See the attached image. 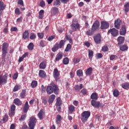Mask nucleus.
<instances>
[{
	"label": "nucleus",
	"mask_w": 129,
	"mask_h": 129,
	"mask_svg": "<svg viewBox=\"0 0 129 129\" xmlns=\"http://www.w3.org/2000/svg\"><path fill=\"white\" fill-rule=\"evenodd\" d=\"M62 104V100H61V98L58 97L56 99V102L55 103L56 106H60Z\"/></svg>",
	"instance_id": "nucleus-25"
},
{
	"label": "nucleus",
	"mask_w": 129,
	"mask_h": 129,
	"mask_svg": "<svg viewBox=\"0 0 129 129\" xmlns=\"http://www.w3.org/2000/svg\"><path fill=\"white\" fill-rule=\"evenodd\" d=\"M82 88H83V85H82V84H81L80 86L76 85L74 87V89L77 92H79V91H80V89H82Z\"/></svg>",
	"instance_id": "nucleus-22"
},
{
	"label": "nucleus",
	"mask_w": 129,
	"mask_h": 129,
	"mask_svg": "<svg viewBox=\"0 0 129 129\" xmlns=\"http://www.w3.org/2000/svg\"><path fill=\"white\" fill-rule=\"evenodd\" d=\"M8 82V74H5L3 76L0 75V85L6 84Z\"/></svg>",
	"instance_id": "nucleus-5"
},
{
	"label": "nucleus",
	"mask_w": 129,
	"mask_h": 129,
	"mask_svg": "<svg viewBox=\"0 0 129 129\" xmlns=\"http://www.w3.org/2000/svg\"><path fill=\"white\" fill-rule=\"evenodd\" d=\"M36 122H37V119L35 117L32 116L30 118L29 121V127H28V125H23L21 129H34L35 128V126L36 125Z\"/></svg>",
	"instance_id": "nucleus-1"
},
{
	"label": "nucleus",
	"mask_w": 129,
	"mask_h": 129,
	"mask_svg": "<svg viewBox=\"0 0 129 129\" xmlns=\"http://www.w3.org/2000/svg\"><path fill=\"white\" fill-rule=\"evenodd\" d=\"M19 89H20V86H19L18 85H16L14 88L13 91L14 92H16V91H18Z\"/></svg>",
	"instance_id": "nucleus-49"
},
{
	"label": "nucleus",
	"mask_w": 129,
	"mask_h": 129,
	"mask_svg": "<svg viewBox=\"0 0 129 129\" xmlns=\"http://www.w3.org/2000/svg\"><path fill=\"white\" fill-rule=\"evenodd\" d=\"M46 6V5L45 4V2L44 1H41L40 3V6L41 7V8H44V7H45Z\"/></svg>",
	"instance_id": "nucleus-57"
},
{
	"label": "nucleus",
	"mask_w": 129,
	"mask_h": 129,
	"mask_svg": "<svg viewBox=\"0 0 129 129\" xmlns=\"http://www.w3.org/2000/svg\"><path fill=\"white\" fill-rule=\"evenodd\" d=\"M28 48L29 50H33L34 49V43L30 42L28 46Z\"/></svg>",
	"instance_id": "nucleus-45"
},
{
	"label": "nucleus",
	"mask_w": 129,
	"mask_h": 129,
	"mask_svg": "<svg viewBox=\"0 0 129 129\" xmlns=\"http://www.w3.org/2000/svg\"><path fill=\"white\" fill-rule=\"evenodd\" d=\"M91 105L95 108H99L100 106V102H96L94 100H92L91 101Z\"/></svg>",
	"instance_id": "nucleus-11"
},
{
	"label": "nucleus",
	"mask_w": 129,
	"mask_h": 129,
	"mask_svg": "<svg viewBox=\"0 0 129 129\" xmlns=\"http://www.w3.org/2000/svg\"><path fill=\"white\" fill-rule=\"evenodd\" d=\"M64 43H65V41H64V40H60L59 43H58L59 47L62 48V46L64 45Z\"/></svg>",
	"instance_id": "nucleus-47"
},
{
	"label": "nucleus",
	"mask_w": 129,
	"mask_h": 129,
	"mask_svg": "<svg viewBox=\"0 0 129 129\" xmlns=\"http://www.w3.org/2000/svg\"><path fill=\"white\" fill-rule=\"evenodd\" d=\"M58 8H57L56 7H53L51 9V14H53V15H56V14H57V13H58Z\"/></svg>",
	"instance_id": "nucleus-32"
},
{
	"label": "nucleus",
	"mask_w": 129,
	"mask_h": 129,
	"mask_svg": "<svg viewBox=\"0 0 129 129\" xmlns=\"http://www.w3.org/2000/svg\"><path fill=\"white\" fill-rule=\"evenodd\" d=\"M53 77L55 78V80H59V76H60V73H59V71H58V69L55 68L53 71Z\"/></svg>",
	"instance_id": "nucleus-7"
},
{
	"label": "nucleus",
	"mask_w": 129,
	"mask_h": 129,
	"mask_svg": "<svg viewBox=\"0 0 129 129\" xmlns=\"http://www.w3.org/2000/svg\"><path fill=\"white\" fill-rule=\"evenodd\" d=\"M72 46L71 44H68L66 48L65 49V52H69L71 50Z\"/></svg>",
	"instance_id": "nucleus-42"
},
{
	"label": "nucleus",
	"mask_w": 129,
	"mask_h": 129,
	"mask_svg": "<svg viewBox=\"0 0 129 129\" xmlns=\"http://www.w3.org/2000/svg\"><path fill=\"white\" fill-rule=\"evenodd\" d=\"M73 62L74 64H77V63H79V62H80V59L79 58H75Z\"/></svg>",
	"instance_id": "nucleus-50"
},
{
	"label": "nucleus",
	"mask_w": 129,
	"mask_h": 129,
	"mask_svg": "<svg viewBox=\"0 0 129 129\" xmlns=\"http://www.w3.org/2000/svg\"><path fill=\"white\" fill-rule=\"evenodd\" d=\"M37 35L39 39H43V38H44V34L42 33H38Z\"/></svg>",
	"instance_id": "nucleus-52"
},
{
	"label": "nucleus",
	"mask_w": 129,
	"mask_h": 129,
	"mask_svg": "<svg viewBox=\"0 0 129 129\" xmlns=\"http://www.w3.org/2000/svg\"><path fill=\"white\" fill-rule=\"evenodd\" d=\"M37 85H38V82L37 81H33L31 83V87L32 88H35V87H37Z\"/></svg>",
	"instance_id": "nucleus-40"
},
{
	"label": "nucleus",
	"mask_w": 129,
	"mask_h": 129,
	"mask_svg": "<svg viewBox=\"0 0 129 129\" xmlns=\"http://www.w3.org/2000/svg\"><path fill=\"white\" fill-rule=\"evenodd\" d=\"M109 28V23L105 21H102L101 23V29L102 30H105Z\"/></svg>",
	"instance_id": "nucleus-8"
},
{
	"label": "nucleus",
	"mask_w": 129,
	"mask_h": 129,
	"mask_svg": "<svg viewBox=\"0 0 129 129\" xmlns=\"http://www.w3.org/2000/svg\"><path fill=\"white\" fill-rule=\"evenodd\" d=\"M39 77H41V78H45L46 77V73L45 71L40 70L39 71Z\"/></svg>",
	"instance_id": "nucleus-23"
},
{
	"label": "nucleus",
	"mask_w": 129,
	"mask_h": 129,
	"mask_svg": "<svg viewBox=\"0 0 129 129\" xmlns=\"http://www.w3.org/2000/svg\"><path fill=\"white\" fill-rule=\"evenodd\" d=\"M45 115V112L44 111V110L41 109L39 111L38 116L40 119H43L44 118V116Z\"/></svg>",
	"instance_id": "nucleus-14"
},
{
	"label": "nucleus",
	"mask_w": 129,
	"mask_h": 129,
	"mask_svg": "<svg viewBox=\"0 0 129 129\" xmlns=\"http://www.w3.org/2000/svg\"><path fill=\"white\" fill-rule=\"evenodd\" d=\"M69 110H70V111L68 112V114H72L73 111L75 110V107L73 106V105H70L69 106Z\"/></svg>",
	"instance_id": "nucleus-19"
},
{
	"label": "nucleus",
	"mask_w": 129,
	"mask_h": 129,
	"mask_svg": "<svg viewBox=\"0 0 129 129\" xmlns=\"http://www.w3.org/2000/svg\"><path fill=\"white\" fill-rule=\"evenodd\" d=\"M63 58V54L62 52H59L55 57V61H59Z\"/></svg>",
	"instance_id": "nucleus-20"
},
{
	"label": "nucleus",
	"mask_w": 129,
	"mask_h": 129,
	"mask_svg": "<svg viewBox=\"0 0 129 129\" xmlns=\"http://www.w3.org/2000/svg\"><path fill=\"white\" fill-rule=\"evenodd\" d=\"M23 38L24 39H27V38H29V32H28V30H25L23 34Z\"/></svg>",
	"instance_id": "nucleus-28"
},
{
	"label": "nucleus",
	"mask_w": 129,
	"mask_h": 129,
	"mask_svg": "<svg viewBox=\"0 0 129 129\" xmlns=\"http://www.w3.org/2000/svg\"><path fill=\"white\" fill-rule=\"evenodd\" d=\"M92 73V68L90 67L87 70L86 72V75L87 76H90L91 75Z\"/></svg>",
	"instance_id": "nucleus-30"
},
{
	"label": "nucleus",
	"mask_w": 129,
	"mask_h": 129,
	"mask_svg": "<svg viewBox=\"0 0 129 129\" xmlns=\"http://www.w3.org/2000/svg\"><path fill=\"white\" fill-rule=\"evenodd\" d=\"M117 41L118 42V45H121L124 42V37L122 36H119L117 38Z\"/></svg>",
	"instance_id": "nucleus-21"
},
{
	"label": "nucleus",
	"mask_w": 129,
	"mask_h": 129,
	"mask_svg": "<svg viewBox=\"0 0 129 129\" xmlns=\"http://www.w3.org/2000/svg\"><path fill=\"white\" fill-rule=\"evenodd\" d=\"M77 75L79 76V77L83 76V72L82 70H79L77 71Z\"/></svg>",
	"instance_id": "nucleus-36"
},
{
	"label": "nucleus",
	"mask_w": 129,
	"mask_h": 129,
	"mask_svg": "<svg viewBox=\"0 0 129 129\" xmlns=\"http://www.w3.org/2000/svg\"><path fill=\"white\" fill-rule=\"evenodd\" d=\"M46 92L47 94H52L53 92L56 94L58 92V87L56 86H48L46 88Z\"/></svg>",
	"instance_id": "nucleus-2"
},
{
	"label": "nucleus",
	"mask_w": 129,
	"mask_h": 129,
	"mask_svg": "<svg viewBox=\"0 0 129 129\" xmlns=\"http://www.w3.org/2000/svg\"><path fill=\"white\" fill-rule=\"evenodd\" d=\"M5 8H6V5L4 4L3 2L0 1V12L1 11H4Z\"/></svg>",
	"instance_id": "nucleus-37"
},
{
	"label": "nucleus",
	"mask_w": 129,
	"mask_h": 129,
	"mask_svg": "<svg viewBox=\"0 0 129 129\" xmlns=\"http://www.w3.org/2000/svg\"><path fill=\"white\" fill-rule=\"evenodd\" d=\"M40 69H45L46 68V64L44 62H41L39 64Z\"/></svg>",
	"instance_id": "nucleus-43"
},
{
	"label": "nucleus",
	"mask_w": 129,
	"mask_h": 129,
	"mask_svg": "<svg viewBox=\"0 0 129 129\" xmlns=\"http://www.w3.org/2000/svg\"><path fill=\"white\" fill-rule=\"evenodd\" d=\"M96 57H97V59H100L101 58H102L103 57L102 53H97Z\"/></svg>",
	"instance_id": "nucleus-55"
},
{
	"label": "nucleus",
	"mask_w": 129,
	"mask_h": 129,
	"mask_svg": "<svg viewBox=\"0 0 129 129\" xmlns=\"http://www.w3.org/2000/svg\"><path fill=\"white\" fill-rule=\"evenodd\" d=\"M121 87L124 89H129V83H123L121 85Z\"/></svg>",
	"instance_id": "nucleus-35"
},
{
	"label": "nucleus",
	"mask_w": 129,
	"mask_h": 129,
	"mask_svg": "<svg viewBox=\"0 0 129 129\" xmlns=\"http://www.w3.org/2000/svg\"><path fill=\"white\" fill-rule=\"evenodd\" d=\"M8 47H9V45H8V43L5 42L3 44V47H2L3 59H5V58H6V56H7V53H8Z\"/></svg>",
	"instance_id": "nucleus-4"
},
{
	"label": "nucleus",
	"mask_w": 129,
	"mask_h": 129,
	"mask_svg": "<svg viewBox=\"0 0 129 129\" xmlns=\"http://www.w3.org/2000/svg\"><path fill=\"white\" fill-rule=\"evenodd\" d=\"M99 26H100V23H99V21L97 20L93 23L92 26V29L95 31L99 28Z\"/></svg>",
	"instance_id": "nucleus-9"
},
{
	"label": "nucleus",
	"mask_w": 129,
	"mask_h": 129,
	"mask_svg": "<svg viewBox=\"0 0 129 129\" xmlns=\"http://www.w3.org/2000/svg\"><path fill=\"white\" fill-rule=\"evenodd\" d=\"M27 117V116L26 115V114L25 115H22L21 116V118L19 119V120L20 121H24V119H25L26 117Z\"/></svg>",
	"instance_id": "nucleus-51"
},
{
	"label": "nucleus",
	"mask_w": 129,
	"mask_h": 129,
	"mask_svg": "<svg viewBox=\"0 0 129 129\" xmlns=\"http://www.w3.org/2000/svg\"><path fill=\"white\" fill-rule=\"evenodd\" d=\"M59 48H60L58 46V43H56L55 45L51 48V51L52 52H56V51H58Z\"/></svg>",
	"instance_id": "nucleus-26"
},
{
	"label": "nucleus",
	"mask_w": 129,
	"mask_h": 129,
	"mask_svg": "<svg viewBox=\"0 0 129 129\" xmlns=\"http://www.w3.org/2000/svg\"><path fill=\"white\" fill-rule=\"evenodd\" d=\"M30 106H29V104L28 102H26L24 105V106L23 107V112L26 113L28 112V110H29Z\"/></svg>",
	"instance_id": "nucleus-18"
},
{
	"label": "nucleus",
	"mask_w": 129,
	"mask_h": 129,
	"mask_svg": "<svg viewBox=\"0 0 129 129\" xmlns=\"http://www.w3.org/2000/svg\"><path fill=\"white\" fill-rule=\"evenodd\" d=\"M18 5H20L21 6H22V7H24V2L23 0H19L18 2Z\"/></svg>",
	"instance_id": "nucleus-60"
},
{
	"label": "nucleus",
	"mask_w": 129,
	"mask_h": 129,
	"mask_svg": "<svg viewBox=\"0 0 129 129\" xmlns=\"http://www.w3.org/2000/svg\"><path fill=\"white\" fill-rule=\"evenodd\" d=\"M26 96V93L25 92H22L20 94V97L21 98H24Z\"/></svg>",
	"instance_id": "nucleus-56"
},
{
	"label": "nucleus",
	"mask_w": 129,
	"mask_h": 129,
	"mask_svg": "<svg viewBox=\"0 0 129 129\" xmlns=\"http://www.w3.org/2000/svg\"><path fill=\"white\" fill-rule=\"evenodd\" d=\"M15 14L16 15H21V14H22V12L20 11V9L19 8H16L15 9Z\"/></svg>",
	"instance_id": "nucleus-54"
},
{
	"label": "nucleus",
	"mask_w": 129,
	"mask_h": 129,
	"mask_svg": "<svg viewBox=\"0 0 129 129\" xmlns=\"http://www.w3.org/2000/svg\"><path fill=\"white\" fill-rule=\"evenodd\" d=\"M53 5L54 6H60V0H56L53 3Z\"/></svg>",
	"instance_id": "nucleus-53"
},
{
	"label": "nucleus",
	"mask_w": 129,
	"mask_h": 129,
	"mask_svg": "<svg viewBox=\"0 0 129 129\" xmlns=\"http://www.w3.org/2000/svg\"><path fill=\"white\" fill-rule=\"evenodd\" d=\"M94 40L96 43V44H100L101 42V36L99 34H98L94 37Z\"/></svg>",
	"instance_id": "nucleus-10"
},
{
	"label": "nucleus",
	"mask_w": 129,
	"mask_h": 129,
	"mask_svg": "<svg viewBox=\"0 0 129 129\" xmlns=\"http://www.w3.org/2000/svg\"><path fill=\"white\" fill-rule=\"evenodd\" d=\"M113 95L114 97H117L119 96V91L117 89H115L113 92Z\"/></svg>",
	"instance_id": "nucleus-33"
},
{
	"label": "nucleus",
	"mask_w": 129,
	"mask_h": 129,
	"mask_svg": "<svg viewBox=\"0 0 129 129\" xmlns=\"http://www.w3.org/2000/svg\"><path fill=\"white\" fill-rule=\"evenodd\" d=\"M107 34L108 35L111 34L113 37H117V35H118V30L115 28H112L108 30Z\"/></svg>",
	"instance_id": "nucleus-6"
},
{
	"label": "nucleus",
	"mask_w": 129,
	"mask_h": 129,
	"mask_svg": "<svg viewBox=\"0 0 129 129\" xmlns=\"http://www.w3.org/2000/svg\"><path fill=\"white\" fill-rule=\"evenodd\" d=\"M126 33V28H125V25H122L120 30V35H121V36H124Z\"/></svg>",
	"instance_id": "nucleus-13"
},
{
	"label": "nucleus",
	"mask_w": 129,
	"mask_h": 129,
	"mask_svg": "<svg viewBox=\"0 0 129 129\" xmlns=\"http://www.w3.org/2000/svg\"><path fill=\"white\" fill-rule=\"evenodd\" d=\"M88 56L89 59H92V57H93V51L92 50H88Z\"/></svg>",
	"instance_id": "nucleus-38"
},
{
	"label": "nucleus",
	"mask_w": 129,
	"mask_h": 129,
	"mask_svg": "<svg viewBox=\"0 0 129 129\" xmlns=\"http://www.w3.org/2000/svg\"><path fill=\"white\" fill-rule=\"evenodd\" d=\"M23 20V17H20L19 18L17 19V23H21Z\"/></svg>",
	"instance_id": "nucleus-64"
},
{
	"label": "nucleus",
	"mask_w": 129,
	"mask_h": 129,
	"mask_svg": "<svg viewBox=\"0 0 129 129\" xmlns=\"http://www.w3.org/2000/svg\"><path fill=\"white\" fill-rule=\"evenodd\" d=\"M80 25L79 23H72L71 25V27L73 31H76V30L79 29Z\"/></svg>",
	"instance_id": "nucleus-12"
},
{
	"label": "nucleus",
	"mask_w": 129,
	"mask_h": 129,
	"mask_svg": "<svg viewBox=\"0 0 129 129\" xmlns=\"http://www.w3.org/2000/svg\"><path fill=\"white\" fill-rule=\"evenodd\" d=\"M102 51L103 52H106V51H108V47H107V46L105 45V46H103L102 47Z\"/></svg>",
	"instance_id": "nucleus-48"
},
{
	"label": "nucleus",
	"mask_w": 129,
	"mask_h": 129,
	"mask_svg": "<svg viewBox=\"0 0 129 129\" xmlns=\"http://www.w3.org/2000/svg\"><path fill=\"white\" fill-rule=\"evenodd\" d=\"M61 120H62V117H61V115H57L56 118V123L57 124L60 123Z\"/></svg>",
	"instance_id": "nucleus-34"
},
{
	"label": "nucleus",
	"mask_w": 129,
	"mask_h": 129,
	"mask_svg": "<svg viewBox=\"0 0 129 129\" xmlns=\"http://www.w3.org/2000/svg\"><path fill=\"white\" fill-rule=\"evenodd\" d=\"M124 13L125 14H126L129 11V3L128 2H125L124 3Z\"/></svg>",
	"instance_id": "nucleus-17"
},
{
	"label": "nucleus",
	"mask_w": 129,
	"mask_h": 129,
	"mask_svg": "<svg viewBox=\"0 0 129 129\" xmlns=\"http://www.w3.org/2000/svg\"><path fill=\"white\" fill-rule=\"evenodd\" d=\"M115 57H116V56L115 55H111V56H110V60H114V59H115Z\"/></svg>",
	"instance_id": "nucleus-62"
},
{
	"label": "nucleus",
	"mask_w": 129,
	"mask_h": 129,
	"mask_svg": "<svg viewBox=\"0 0 129 129\" xmlns=\"http://www.w3.org/2000/svg\"><path fill=\"white\" fill-rule=\"evenodd\" d=\"M81 93H82V94L85 95V94L87 93V91H86V89H83L81 91Z\"/></svg>",
	"instance_id": "nucleus-58"
},
{
	"label": "nucleus",
	"mask_w": 129,
	"mask_h": 129,
	"mask_svg": "<svg viewBox=\"0 0 129 129\" xmlns=\"http://www.w3.org/2000/svg\"><path fill=\"white\" fill-rule=\"evenodd\" d=\"M128 47L126 45H122L120 46V49L121 51H125L127 50Z\"/></svg>",
	"instance_id": "nucleus-46"
},
{
	"label": "nucleus",
	"mask_w": 129,
	"mask_h": 129,
	"mask_svg": "<svg viewBox=\"0 0 129 129\" xmlns=\"http://www.w3.org/2000/svg\"><path fill=\"white\" fill-rule=\"evenodd\" d=\"M91 99H95V100H97V94L95 93H92L91 95Z\"/></svg>",
	"instance_id": "nucleus-41"
},
{
	"label": "nucleus",
	"mask_w": 129,
	"mask_h": 129,
	"mask_svg": "<svg viewBox=\"0 0 129 129\" xmlns=\"http://www.w3.org/2000/svg\"><path fill=\"white\" fill-rule=\"evenodd\" d=\"M39 46L40 47H45V44H44V41L41 40L40 43H39Z\"/></svg>",
	"instance_id": "nucleus-61"
},
{
	"label": "nucleus",
	"mask_w": 129,
	"mask_h": 129,
	"mask_svg": "<svg viewBox=\"0 0 129 129\" xmlns=\"http://www.w3.org/2000/svg\"><path fill=\"white\" fill-rule=\"evenodd\" d=\"M35 38H36V34L34 33H30V39L31 40H35Z\"/></svg>",
	"instance_id": "nucleus-44"
},
{
	"label": "nucleus",
	"mask_w": 129,
	"mask_h": 129,
	"mask_svg": "<svg viewBox=\"0 0 129 129\" xmlns=\"http://www.w3.org/2000/svg\"><path fill=\"white\" fill-rule=\"evenodd\" d=\"M15 110H16V105H12L11 106V112L12 115H14V114H15Z\"/></svg>",
	"instance_id": "nucleus-31"
},
{
	"label": "nucleus",
	"mask_w": 129,
	"mask_h": 129,
	"mask_svg": "<svg viewBox=\"0 0 129 129\" xmlns=\"http://www.w3.org/2000/svg\"><path fill=\"white\" fill-rule=\"evenodd\" d=\"M120 22L121 21L120 20H116L114 22V27L116 28V29H117L118 30L119 29V28L120 27Z\"/></svg>",
	"instance_id": "nucleus-15"
},
{
	"label": "nucleus",
	"mask_w": 129,
	"mask_h": 129,
	"mask_svg": "<svg viewBox=\"0 0 129 129\" xmlns=\"http://www.w3.org/2000/svg\"><path fill=\"white\" fill-rule=\"evenodd\" d=\"M55 97H56V96L54 94L50 95L49 97L48 103H50V104L53 103V102H54V100H55Z\"/></svg>",
	"instance_id": "nucleus-16"
},
{
	"label": "nucleus",
	"mask_w": 129,
	"mask_h": 129,
	"mask_svg": "<svg viewBox=\"0 0 129 129\" xmlns=\"http://www.w3.org/2000/svg\"><path fill=\"white\" fill-rule=\"evenodd\" d=\"M89 116H90V112L89 111H84L81 114V120L83 123L84 122H86L87 120H88V118H89Z\"/></svg>",
	"instance_id": "nucleus-3"
},
{
	"label": "nucleus",
	"mask_w": 129,
	"mask_h": 129,
	"mask_svg": "<svg viewBox=\"0 0 129 129\" xmlns=\"http://www.w3.org/2000/svg\"><path fill=\"white\" fill-rule=\"evenodd\" d=\"M62 62L64 65H68V64H69V58H68V57H65L63 59Z\"/></svg>",
	"instance_id": "nucleus-39"
},
{
	"label": "nucleus",
	"mask_w": 129,
	"mask_h": 129,
	"mask_svg": "<svg viewBox=\"0 0 129 129\" xmlns=\"http://www.w3.org/2000/svg\"><path fill=\"white\" fill-rule=\"evenodd\" d=\"M44 12L43 10H41L39 11L38 18L40 19V20H41L42 19H43V18H44Z\"/></svg>",
	"instance_id": "nucleus-27"
},
{
	"label": "nucleus",
	"mask_w": 129,
	"mask_h": 129,
	"mask_svg": "<svg viewBox=\"0 0 129 129\" xmlns=\"http://www.w3.org/2000/svg\"><path fill=\"white\" fill-rule=\"evenodd\" d=\"M94 32L95 31L91 28V30H89L86 32V35H87L88 36H92Z\"/></svg>",
	"instance_id": "nucleus-29"
},
{
	"label": "nucleus",
	"mask_w": 129,
	"mask_h": 129,
	"mask_svg": "<svg viewBox=\"0 0 129 129\" xmlns=\"http://www.w3.org/2000/svg\"><path fill=\"white\" fill-rule=\"evenodd\" d=\"M55 39L54 36H51L48 38V41H52V40Z\"/></svg>",
	"instance_id": "nucleus-63"
},
{
	"label": "nucleus",
	"mask_w": 129,
	"mask_h": 129,
	"mask_svg": "<svg viewBox=\"0 0 129 129\" xmlns=\"http://www.w3.org/2000/svg\"><path fill=\"white\" fill-rule=\"evenodd\" d=\"M14 103L16 104V105H22L23 104V103L19 100V98H16L14 99Z\"/></svg>",
	"instance_id": "nucleus-24"
},
{
	"label": "nucleus",
	"mask_w": 129,
	"mask_h": 129,
	"mask_svg": "<svg viewBox=\"0 0 129 129\" xmlns=\"http://www.w3.org/2000/svg\"><path fill=\"white\" fill-rule=\"evenodd\" d=\"M47 99H46V98H43L42 99V103H43L44 105H46V104H47Z\"/></svg>",
	"instance_id": "nucleus-59"
}]
</instances>
